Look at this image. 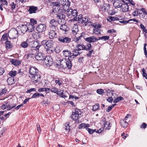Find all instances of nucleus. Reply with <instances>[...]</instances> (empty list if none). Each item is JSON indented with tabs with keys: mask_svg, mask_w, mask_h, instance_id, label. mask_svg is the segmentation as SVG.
<instances>
[{
	"mask_svg": "<svg viewBox=\"0 0 147 147\" xmlns=\"http://www.w3.org/2000/svg\"><path fill=\"white\" fill-rule=\"evenodd\" d=\"M70 118L72 120H77V118H76L74 116V115L73 112H72V114L70 116Z\"/></svg>",
	"mask_w": 147,
	"mask_h": 147,
	"instance_id": "54",
	"label": "nucleus"
},
{
	"mask_svg": "<svg viewBox=\"0 0 147 147\" xmlns=\"http://www.w3.org/2000/svg\"><path fill=\"white\" fill-rule=\"evenodd\" d=\"M109 38V36H102V40H104V41H106L108 40Z\"/></svg>",
	"mask_w": 147,
	"mask_h": 147,
	"instance_id": "50",
	"label": "nucleus"
},
{
	"mask_svg": "<svg viewBox=\"0 0 147 147\" xmlns=\"http://www.w3.org/2000/svg\"><path fill=\"white\" fill-rule=\"evenodd\" d=\"M28 28L25 25L22 24L20 27V30L22 33L24 34L28 30Z\"/></svg>",
	"mask_w": 147,
	"mask_h": 147,
	"instance_id": "15",
	"label": "nucleus"
},
{
	"mask_svg": "<svg viewBox=\"0 0 147 147\" xmlns=\"http://www.w3.org/2000/svg\"><path fill=\"white\" fill-rule=\"evenodd\" d=\"M113 17L112 16H109L107 17V21L109 22H111L112 21H113Z\"/></svg>",
	"mask_w": 147,
	"mask_h": 147,
	"instance_id": "60",
	"label": "nucleus"
},
{
	"mask_svg": "<svg viewBox=\"0 0 147 147\" xmlns=\"http://www.w3.org/2000/svg\"><path fill=\"white\" fill-rule=\"evenodd\" d=\"M21 46L24 48H26L28 46V44L26 41H23L20 44Z\"/></svg>",
	"mask_w": 147,
	"mask_h": 147,
	"instance_id": "23",
	"label": "nucleus"
},
{
	"mask_svg": "<svg viewBox=\"0 0 147 147\" xmlns=\"http://www.w3.org/2000/svg\"><path fill=\"white\" fill-rule=\"evenodd\" d=\"M72 10H69V11H67V14L69 18H72Z\"/></svg>",
	"mask_w": 147,
	"mask_h": 147,
	"instance_id": "42",
	"label": "nucleus"
},
{
	"mask_svg": "<svg viewBox=\"0 0 147 147\" xmlns=\"http://www.w3.org/2000/svg\"><path fill=\"white\" fill-rule=\"evenodd\" d=\"M93 32L95 33L96 32H97L99 34H100V29L98 28H95L93 30Z\"/></svg>",
	"mask_w": 147,
	"mask_h": 147,
	"instance_id": "56",
	"label": "nucleus"
},
{
	"mask_svg": "<svg viewBox=\"0 0 147 147\" xmlns=\"http://www.w3.org/2000/svg\"><path fill=\"white\" fill-rule=\"evenodd\" d=\"M56 17L58 19L64 20L65 17V16L64 14L59 13Z\"/></svg>",
	"mask_w": 147,
	"mask_h": 147,
	"instance_id": "20",
	"label": "nucleus"
},
{
	"mask_svg": "<svg viewBox=\"0 0 147 147\" xmlns=\"http://www.w3.org/2000/svg\"><path fill=\"white\" fill-rule=\"evenodd\" d=\"M110 123L109 121H106L104 125V128H105L106 129H110V128L111 126H110Z\"/></svg>",
	"mask_w": 147,
	"mask_h": 147,
	"instance_id": "22",
	"label": "nucleus"
},
{
	"mask_svg": "<svg viewBox=\"0 0 147 147\" xmlns=\"http://www.w3.org/2000/svg\"><path fill=\"white\" fill-rule=\"evenodd\" d=\"M93 51L94 50L93 49H91L90 50H89L88 53L86 54V56L87 57H91V55Z\"/></svg>",
	"mask_w": 147,
	"mask_h": 147,
	"instance_id": "43",
	"label": "nucleus"
},
{
	"mask_svg": "<svg viewBox=\"0 0 147 147\" xmlns=\"http://www.w3.org/2000/svg\"><path fill=\"white\" fill-rule=\"evenodd\" d=\"M86 129L87 130L89 134H92L95 131L96 129L93 130L90 128H88V127L86 128Z\"/></svg>",
	"mask_w": 147,
	"mask_h": 147,
	"instance_id": "38",
	"label": "nucleus"
},
{
	"mask_svg": "<svg viewBox=\"0 0 147 147\" xmlns=\"http://www.w3.org/2000/svg\"><path fill=\"white\" fill-rule=\"evenodd\" d=\"M75 56V55H72L70 56H69L68 58L67 59L69 61H71V60H72L74 58Z\"/></svg>",
	"mask_w": 147,
	"mask_h": 147,
	"instance_id": "55",
	"label": "nucleus"
},
{
	"mask_svg": "<svg viewBox=\"0 0 147 147\" xmlns=\"http://www.w3.org/2000/svg\"><path fill=\"white\" fill-rule=\"evenodd\" d=\"M120 123L122 127L125 128L127 127L128 125V123L125 121L124 119H122L120 121Z\"/></svg>",
	"mask_w": 147,
	"mask_h": 147,
	"instance_id": "18",
	"label": "nucleus"
},
{
	"mask_svg": "<svg viewBox=\"0 0 147 147\" xmlns=\"http://www.w3.org/2000/svg\"><path fill=\"white\" fill-rule=\"evenodd\" d=\"M17 74V71H15L12 70L10 71L9 73V75L11 77L15 76Z\"/></svg>",
	"mask_w": 147,
	"mask_h": 147,
	"instance_id": "27",
	"label": "nucleus"
},
{
	"mask_svg": "<svg viewBox=\"0 0 147 147\" xmlns=\"http://www.w3.org/2000/svg\"><path fill=\"white\" fill-rule=\"evenodd\" d=\"M43 62L47 66H50L53 64V59L51 57L46 56Z\"/></svg>",
	"mask_w": 147,
	"mask_h": 147,
	"instance_id": "5",
	"label": "nucleus"
},
{
	"mask_svg": "<svg viewBox=\"0 0 147 147\" xmlns=\"http://www.w3.org/2000/svg\"><path fill=\"white\" fill-rule=\"evenodd\" d=\"M85 46L81 42H77L75 50L77 51H80L82 50H85Z\"/></svg>",
	"mask_w": 147,
	"mask_h": 147,
	"instance_id": "7",
	"label": "nucleus"
},
{
	"mask_svg": "<svg viewBox=\"0 0 147 147\" xmlns=\"http://www.w3.org/2000/svg\"><path fill=\"white\" fill-rule=\"evenodd\" d=\"M131 21V20H129L128 21L123 20L122 21H119V22L120 23H123L124 24H126L127 23H129V22H130Z\"/></svg>",
	"mask_w": 147,
	"mask_h": 147,
	"instance_id": "58",
	"label": "nucleus"
},
{
	"mask_svg": "<svg viewBox=\"0 0 147 147\" xmlns=\"http://www.w3.org/2000/svg\"><path fill=\"white\" fill-rule=\"evenodd\" d=\"M140 27L141 28L143 29L144 32L145 33H147V30H146V29L144 27V25L143 24H141L140 25Z\"/></svg>",
	"mask_w": 147,
	"mask_h": 147,
	"instance_id": "49",
	"label": "nucleus"
},
{
	"mask_svg": "<svg viewBox=\"0 0 147 147\" xmlns=\"http://www.w3.org/2000/svg\"><path fill=\"white\" fill-rule=\"evenodd\" d=\"M56 84H58L59 86L61 85L62 84V82L61 79H60L58 78H56L54 80Z\"/></svg>",
	"mask_w": 147,
	"mask_h": 147,
	"instance_id": "19",
	"label": "nucleus"
},
{
	"mask_svg": "<svg viewBox=\"0 0 147 147\" xmlns=\"http://www.w3.org/2000/svg\"><path fill=\"white\" fill-rule=\"evenodd\" d=\"M6 92V90L5 89L1 88L0 89V96L2 95L5 94Z\"/></svg>",
	"mask_w": 147,
	"mask_h": 147,
	"instance_id": "47",
	"label": "nucleus"
},
{
	"mask_svg": "<svg viewBox=\"0 0 147 147\" xmlns=\"http://www.w3.org/2000/svg\"><path fill=\"white\" fill-rule=\"evenodd\" d=\"M59 10H52L50 11V15H57V16L58 14Z\"/></svg>",
	"mask_w": 147,
	"mask_h": 147,
	"instance_id": "25",
	"label": "nucleus"
},
{
	"mask_svg": "<svg viewBox=\"0 0 147 147\" xmlns=\"http://www.w3.org/2000/svg\"><path fill=\"white\" fill-rule=\"evenodd\" d=\"M50 90V89L49 88H39L38 91L39 92H40L43 91H47V90Z\"/></svg>",
	"mask_w": 147,
	"mask_h": 147,
	"instance_id": "36",
	"label": "nucleus"
},
{
	"mask_svg": "<svg viewBox=\"0 0 147 147\" xmlns=\"http://www.w3.org/2000/svg\"><path fill=\"white\" fill-rule=\"evenodd\" d=\"M40 96V94L38 93H35L32 96V98H36L37 97H39Z\"/></svg>",
	"mask_w": 147,
	"mask_h": 147,
	"instance_id": "48",
	"label": "nucleus"
},
{
	"mask_svg": "<svg viewBox=\"0 0 147 147\" xmlns=\"http://www.w3.org/2000/svg\"><path fill=\"white\" fill-rule=\"evenodd\" d=\"M85 50L88 51L92 49V46L91 44L90 43H88L87 44V45L85 46Z\"/></svg>",
	"mask_w": 147,
	"mask_h": 147,
	"instance_id": "29",
	"label": "nucleus"
},
{
	"mask_svg": "<svg viewBox=\"0 0 147 147\" xmlns=\"http://www.w3.org/2000/svg\"><path fill=\"white\" fill-rule=\"evenodd\" d=\"M29 73L31 76L36 74L39 73L38 70L37 68L35 67H32L30 68Z\"/></svg>",
	"mask_w": 147,
	"mask_h": 147,
	"instance_id": "10",
	"label": "nucleus"
},
{
	"mask_svg": "<svg viewBox=\"0 0 147 147\" xmlns=\"http://www.w3.org/2000/svg\"><path fill=\"white\" fill-rule=\"evenodd\" d=\"M89 124H86L84 123H82L80 125H79V129H84L86 127H89Z\"/></svg>",
	"mask_w": 147,
	"mask_h": 147,
	"instance_id": "24",
	"label": "nucleus"
},
{
	"mask_svg": "<svg viewBox=\"0 0 147 147\" xmlns=\"http://www.w3.org/2000/svg\"><path fill=\"white\" fill-rule=\"evenodd\" d=\"M83 18L82 17V14H80L79 15V16L78 17L76 16L74 18V20L76 21H78V22L79 23V22H80V20H82Z\"/></svg>",
	"mask_w": 147,
	"mask_h": 147,
	"instance_id": "26",
	"label": "nucleus"
},
{
	"mask_svg": "<svg viewBox=\"0 0 147 147\" xmlns=\"http://www.w3.org/2000/svg\"><path fill=\"white\" fill-rule=\"evenodd\" d=\"M61 65L63 68L67 67L68 69H70L72 66L71 61L68 60L67 59H65L64 61L61 62Z\"/></svg>",
	"mask_w": 147,
	"mask_h": 147,
	"instance_id": "3",
	"label": "nucleus"
},
{
	"mask_svg": "<svg viewBox=\"0 0 147 147\" xmlns=\"http://www.w3.org/2000/svg\"><path fill=\"white\" fill-rule=\"evenodd\" d=\"M142 71L143 77H145L146 79H147V74L146 73V71L144 68L142 69Z\"/></svg>",
	"mask_w": 147,
	"mask_h": 147,
	"instance_id": "39",
	"label": "nucleus"
},
{
	"mask_svg": "<svg viewBox=\"0 0 147 147\" xmlns=\"http://www.w3.org/2000/svg\"><path fill=\"white\" fill-rule=\"evenodd\" d=\"M9 105L8 102L6 101L4 102L3 105L1 106V108L2 109L4 110L6 108L8 107V106Z\"/></svg>",
	"mask_w": 147,
	"mask_h": 147,
	"instance_id": "32",
	"label": "nucleus"
},
{
	"mask_svg": "<svg viewBox=\"0 0 147 147\" xmlns=\"http://www.w3.org/2000/svg\"><path fill=\"white\" fill-rule=\"evenodd\" d=\"M109 10L108 12V14L110 15H113L116 12L114 11V10Z\"/></svg>",
	"mask_w": 147,
	"mask_h": 147,
	"instance_id": "44",
	"label": "nucleus"
},
{
	"mask_svg": "<svg viewBox=\"0 0 147 147\" xmlns=\"http://www.w3.org/2000/svg\"><path fill=\"white\" fill-rule=\"evenodd\" d=\"M52 92H54L55 93H57L58 94V89L55 88H53L50 90Z\"/></svg>",
	"mask_w": 147,
	"mask_h": 147,
	"instance_id": "45",
	"label": "nucleus"
},
{
	"mask_svg": "<svg viewBox=\"0 0 147 147\" xmlns=\"http://www.w3.org/2000/svg\"><path fill=\"white\" fill-rule=\"evenodd\" d=\"M50 23L52 26L56 27L57 26V22L54 19L52 20L50 22Z\"/></svg>",
	"mask_w": 147,
	"mask_h": 147,
	"instance_id": "34",
	"label": "nucleus"
},
{
	"mask_svg": "<svg viewBox=\"0 0 147 147\" xmlns=\"http://www.w3.org/2000/svg\"><path fill=\"white\" fill-rule=\"evenodd\" d=\"M46 26L44 24H40L36 27V30L39 32H44L46 29Z\"/></svg>",
	"mask_w": 147,
	"mask_h": 147,
	"instance_id": "8",
	"label": "nucleus"
},
{
	"mask_svg": "<svg viewBox=\"0 0 147 147\" xmlns=\"http://www.w3.org/2000/svg\"><path fill=\"white\" fill-rule=\"evenodd\" d=\"M33 44L34 45L32 46L33 49L37 52H38L37 54L35 55L36 59L37 60L43 61L46 57L44 54L40 52L42 46L36 42H33Z\"/></svg>",
	"mask_w": 147,
	"mask_h": 147,
	"instance_id": "1",
	"label": "nucleus"
},
{
	"mask_svg": "<svg viewBox=\"0 0 147 147\" xmlns=\"http://www.w3.org/2000/svg\"><path fill=\"white\" fill-rule=\"evenodd\" d=\"M72 10V18L73 17H74L75 16H77V15L78 13L77 11V10Z\"/></svg>",
	"mask_w": 147,
	"mask_h": 147,
	"instance_id": "41",
	"label": "nucleus"
},
{
	"mask_svg": "<svg viewBox=\"0 0 147 147\" xmlns=\"http://www.w3.org/2000/svg\"><path fill=\"white\" fill-rule=\"evenodd\" d=\"M36 89L35 88H32L30 89L27 90L26 92L27 93H30L32 91H36Z\"/></svg>",
	"mask_w": 147,
	"mask_h": 147,
	"instance_id": "57",
	"label": "nucleus"
},
{
	"mask_svg": "<svg viewBox=\"0 0 147 147\" xmlns=\"http://www.w3.org/2000/svg\"><path fill=\"white\" fill-rule=\"evenodd\" d=\"M28 10L29 13L30 14L36 13L39 11L38 10Z\"/></svg>",
	"mask_w": 147,
	"mask_h": 147,
	"instance_id": "40",
	"label": "nucleus"
},
{
	"mask_svg": "<svg viewBox=\"0 0 147 147\" xmlns=\"http://www.w3.org/2000/svg\"><path fill=\"white\" fill-rule=\"evenodd\" d=\"M79 23L83 24V26H86L88 24H90V25L91 23V22L89 21L88 17H85L83 18L81 20H80V22Z\"/></svg>",
	"mask_w": 147,
	"mask_h": 147,
	"instance_id": "9",
	"label": "nucleus"
},
{
	"mask_svg": "<svg viewBox=\"0 0 147 147\" xmlns=\"http://www.w3.org/2000/svg\"><path fill=\"white\" fill-rule=\"evenodd\" d=\"M145 10H137V11H135L133 13V15L134 16H137L143 13V12Z\"/></svg>",
	"mask_w": 147,
	"mask_h": 147,
	"instance_id": "16",
	"label": "nucleus"
},
{
	"mask_svg": "<svg viewBox=\"0 0 147 147\" xmlns=\"http://www.w3.org/2000/svg\"><path fill=\"white\" fill-rule=\"evenodd\" d=\"M96 92L97 93L100 94H102L104 92V90L102 89H98L97 90Z\"/></svg>",
	"mask_w": 147,
	"mask_h": 147,
	"instance_id": "46",
	"label": "nucleus"
},
{
	"mask_svg": "<svg viewBox=\"0 0 147 147\" xmlns=\"http://www.w3.org/2000/svg\"><path fill=\"white\" fill-rule=\"evenodd\" d=\"M147 126V124L145 123H143L141 125L140 127L142 128L145 129Z\"/></svg>",
	"mask_w": 147,
	"mask_h": 147,
	"instance_id": "63",
	"label": "nucleus"
},
{
	"mask_svg": "<svg viewBox=\"0 0 147 147\" xmlns=\"http://www.w3.org/2000/svg\"><path fill=\"white\" fill-rule=\"evenodd\" d=\"M16 81V80L14 78L10 77L7 79V82L9 85H12L14 84Z\"/></svg>",
	"mask_w": 147,
	"mask_h": 147,
	"instance_id": "17",
	"label": "nucleus"
},
{
	"mask_svg": "<svg viewBox=\"0 0 147 147\" xmlns=\"http://www.w3.org/2000/svg\"><path fill=\"white\" fill-rule=\"evenodd\" d=\"M30 77L33 80V82L36 83L39 82L40 80L41 76L39 73L32 76H30Z\"/></svg>",
	"mask_w": 147,
	"mask_h": 147,
	"instance_id": "6",
	"label": "nucleus"
},
{
	"mask_svg": "<svg viewBox=\"0 0 147 147\" xmlns=\"http://www.w3.org/2000/svg\"><path fill=\"white\" fill-rule=\"evenodd\" d=\"M107 101H108L109 102H111L113 100V99L112 96L109 97L107 99Z\"/></svg>",
	"mask_w": 147,
	"mask_h": 147,
	"instance_id": "64",
	"label": "nucleus"
},
{
	"mask_svg": "<svg viewBox=\"0 0 147 147\" xmlns=\"http://www.w3.org/2000/svg\"><path fill=\"white\" fill-rule=\"evenodd\" d=\"M5 45L6 46V48L7 49H10L12 47V45L11 44V42L8 40L6 41Z\"/></svg>",
	"mask_w": 147,
	"mask_h": 147,
	"instance_id": "28",
	"label": "nucleus"
},
{
	"mask_svg": "<svg viewBox=\"0 0 147 147\" xmlns=\"http://www.w3.org/2000/svg\"><path fill=\"white\" fill-rule=\"evenodd\" d=\"M85 39L86 41L89 42V43L94 42L96 41L97 40L96 38L94 36H92L91 37L86 38Z\"/></svg>",
	"mask_w": 147,
	"mask_h": 147,
	"instance_id": "13",
	"label": "nucleus"
},
{
	"mask_svg": "<svg viewBox=\"0 0 147 147\" xmlns=\"http://www.w3.org/2000/svg\"><path fill=\"white\" fill-rule=\"evenodd\" d=\"M67 26L66 25V24H61L60 27V30H62L63 31H64L65 32H67Z\"/></svg>",
	"mask_w": 147,
	"mask_h": 147,
	"instance_id": "21",
	"label": "nucleus"
},
{
	"mask_svg": "<svg viewBox=\"0 0 147 147\" xmlns=\"http://www.w3.org/2000/svg\"><path fill=\"white\" fill-rule=\"evenodd\" d=\"M0 3L3 4V5H6L7 4V2L6 0H0Z\"/></svg>",
	"mask_w": 147,
	"mask_h": 147,
	"instance_id": "62",
	"label": "nucleus"
},
{
	"mask_svg": "<svg viewBox=\"0 0 147 147\" xmlns=\"http://www.w3.org/2000/svg\"><path fill=\"white\" fill-rule=\"evenodd\" d=\"M58 40L61 43L69 44L71 42V39L65 36H60L58 38Z\"/></svg>",
	"mask_w": 147,
	"mask_h": 147,
	"instance_id": "4",
	"label": "nucleus"
},
{
	"mask_svg": "<svg viewBox=\"0 0 147 147\" xmlns=\"http://www.w3.org/2000/svg\"><path fill=\"white\" fill-rule=\"evenodd\" d=\"M102 7L103 9H109L110 7L109 5L107 3H104Z\"/></svg>",
	"mask_w": 147,
	"mask_h": 147,
	"instance_id": "37",
	"label": "nucleus"
},
{
	"mask_svg": "<svg viewBox=\"0 0 147 147\" xmlns=\"http://www.w3.org/2000/svg\"><path fill=\"white\" fill-rule=\"evenodd\" d=\"M73 113L76 114V115H80L81 114V113L80 110H76L75 112H73Z\"/></svg>",
	"mask_w": 147,
	"mask_h": 147,
	"instance_id": "53",
	"label": "nucleus"
},
{
	"mask_svg": "<svg viewBox=\"0 0 147 147\" xmlns=\"http://www.w3.org/2000/svg\"><path fill=\"white\" fill-rule=\"evenodd\" d=\"M33 55V54L32 53H29L27 54L26 56V58L27 59H28L30 58H31L32 57Z\"/></svg>",
	"mask_w": 147,
	"mask_h": 147,
	"instance_id": "61",
	"label": "nucleus"
},
{
	"mask_svg": "<svg viewBox=\"0 0 147 147\" xmlns=\"http://www.w3.org/2000/svg\"><path fill=\"white\" fill-rule=\"evenodd\" d=\"M9 33L10 36H11V38L13 39L16 38L18 36V31L14 30L9 32Z\"/></svg>",
	"mask_w": 147,
	"mask_h": 147,
	"instance_id": "12",
	"label": "nucleus"
},
{
	"mask_svg": "<svg viewBox=\"0 0 147 147\" xmlns=\"http://www.w3.org/2000/svg\"><path fill=\"white\" fill-rule=\"evenodd\" d=\"M7 34H4L2 36L1 40V41H4L7 39Z\"/></svg>",
	"mask_w": 147,
	"mask_h": 147,
	"instance_id": "51",
	"label": "nucleus"
},
{
	"mask_svg": "<svg viewBox=\"0 0 147 147\" xmlns=\"http://www.w3.org/2000/svg\"><path fill=\"white\" fill-rule=\"evenodd\" d=\"M65 3H64L65 5L69 7L70 5V3L68 0H65Z\"/></svg>",
	"mask_w": 147,
	"mask_h": 147,
	"instance_id": "59",
	"label": "nucleus"
},
{
	"mask_svg": "<svg viewBox=\"0 0 147 147\" xmlns=\"http://www.w3.org/2000/svg\"><path fill=\"white\" fill-rule=\"evenodd\" d=\"M124 98L121 96H119L117 97V98L113 101V102L114 103H116L121 101L123 100Z\"/></svg>",
	"mask_w": 147,
	"mask_h": 147,
	"instance_id": "30",
	"label": "nucleus"
},
{
	"mask_svg": "<svg viewBox=\"0 0 147 147\" xmlns=\"http://www.w3.org/2000/svg\"><path fill=\"white\" fill-rule=\"evenodd\" d=\"M51 6H53V7H60V5L59 4V3L57 2H52L51 4Z\"/></svg>",
	"mask_w": 147,
	"mask_h": 147,
	"instance_id": "33",
	"label": "nucleus"
},
{
	"mask_svg": "<svg viewBox=\"0 0 147 147\" xmlns=\"http://www.w3.org/2000/svg\"><path fill=\"white\" fill-rule=\"evenodd\" d=\"M10 61L12 64L16 66H17L21 64V61H19L15 59H12L10 60Z\"/></svg>",
	"mask_w": 147,
	"mask_h": 147,
	"instance_id": "14",
	"label": "nucleus"
},
{
	"mask_svg": "<svg viewBox=\"0 0 147 147\" xmlns=\"http://www.w3.org/2000/svg\"><path fill=\"white\" fill-rule=\"evenodd\" d=\"M65 127H64V128H65V130L66 131H67L68 132H69L70 130L69 123L68 122L66 123H65Z\"/></svg>",
	"mask_w": 147,
	"mask_h": 147,
	"instance_id": "35",
	"label": "nucleus"
},
{
	"mask_svg": "<svg viewBox=\"0 0 147 147\" xmlns=\"http://www.w3.org/2000/svg\"><path fill=\"white\" fill-rule=\"evenodd\" d=\"M42 45H43L45 49H51L53 47V41L50 40H44L41 42Z\"/></svg>",
	"mask_w": 147,
	"mask_h": 147,
	"instance_id": "2",
	"label": "nucleus"
},
{
	"mask_svg": "<svg viewBox=\"0 0 147 147\" xmlns=\"http://www.w3.org/2000/svg\"><path fill=\"white\" fill-rule=\"evenodd\" d=\"M100 105L99 104L97 103L94 105L93 107L92 110L93 111H96L99 109Z\"/></svg>",
	"mask_w": 147,
	"mask_h": 147,
	"instance_id": "31",
	"label": "nucleus"
},
{
	"mask_svg": "<svg viewBox=\"0 0 147 147\" xmlns=\"http://www.w3.org/2000/svg\"><path fill=\"white\" fill-rule=\"evenodd\" d=\"M31 23L33 25L36 24H37V21L33 19H31L30 20Z\"/></svg>",
	"mask_w": 147,
	"mask_h": 147,
	"instance_id": "52",
	"label": "nucleus"
},
{
	"mask_svg": "<svg viewBox=\"0 0 147 147\" xmlns=\"http://www.w3.org/2000/svg\"><path fill=\"white\" fill-rule=\"evenodd\" d=\"M49 35L50 39H54L57 37V33L56 31L52 30L49 32Z\"/></svg>",
	"mask_w": 147,
	"mask_h": 147,
	"instance_id": "11",
	"label": "nucleus"
}]
</instances>
